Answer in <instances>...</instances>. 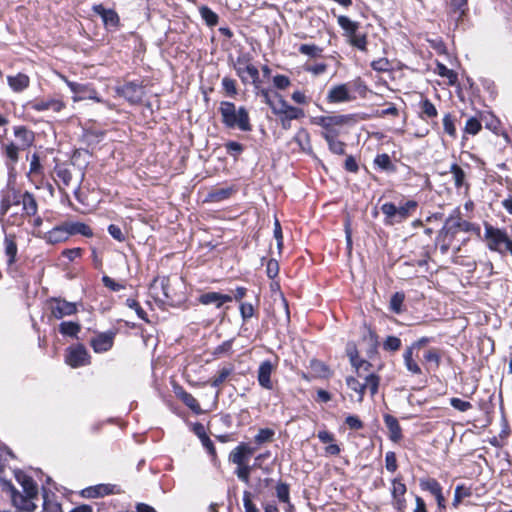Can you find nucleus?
Listing matches in <instances>:
<instances>
[{"mask_svg":"<svg viewBox=\"0 0 512 512\" xmlns=\"http://www.w3.org/2000/svg\"><path fill=\"white\" fill-rule=\"evenodd\" d=\"M43 499V512H63L61 505L56 501L50 500L46 491H44Z\"/></svg>","mask_w":512,"mask_h":512,"instance_id":"49","label":"nucleus"},{"mask_svg":"<svg viewBox=\"0 0 512 512\" xmlns=\"http://www.w3.org/2000/svg\"><path fill=\"white\" fill-rule=\"evenodd\" d=\"M420 105L422 114L426 117L434 118L437 116V109L430 100L424 99L421 101Z\"/></svg>","mask_w":512,"mask_h":512,"instance_id":"52","label":"nucleus"},{"mask_svg":"<svg viewBox=\"0 0 512 512\" xmlns=\"http://www.w3.org/2000/svg\"><path fill=\"white\" fill-rule=\"evenodd\" d=\"M443 127L444 131L451 137H456V128L454 125V121L452 119V116L450 114H446L443 117Z\"/></svg>","mask_w":512,"mask_h":512,"instance_id":"60","label":"nucleus"},{"mask_svg":"<svg viewBox=\"0 0 512 512\" xmlns=\"http://www.w3.org/2000/svg\"><path fill=\"white\" fill-rule=\"evenodd\" d=\"M276 495L281 502L289 503V486L285 483H279L276 486Z\"/></svg>","mask_w":512,"mask_h":512,"instance_id":"62","label":"nucleus"},{"mask_svg":"<svg viewBox=\"0 0 512 512\" xmlns=\"http://www.w3.org/2000/svg\"><path fill=\"white\" fill-rule=\"evenodd\" d=\"M314 124L320 126L323 131L321 135L324 139L338 137L346 126H352L357 122L353 114H338L329 116H318L313 120Z\"/></svg>","mask_w":512,"mask_h":512,"instance_id":"3","label":"nucleus"},{"mask_svg":"<svg viewBox=\"0 0 512 512\" xmlns=\"http://www.w3.org/2000/svg\"><path fill=\"white\" fill-rule=\"evenodd\" d=\"M7 81L9 86L15 92H21L29 86V77L25 74L19 73L15 76H8Z\"/></svg>","mask_w":512,"mask_h":512,"instance_id":"28","label":"nucleus"},{"mask_svg":"<svg viewBox=\"0 0 512 512\" xmlns=\"http://www.w3.org/2000/svg\"><path fill=\"white\" fill-rule=\"evenodd\" d=\"M61 78L67 84V86L70 88V90L73 93H75L76 95H78V94H86V92L89 90V86L88 85L79 84V83H76V82L69 81L65 76H61Z\"/></svg>","mask_w":512,"mask_h":512,"instance_id":"55","label":"nucleus"},{"mask_svg":"<svg viewBox=\"0 0 512 512\" xmlns=\"http://www.w3.org/2000/svg\"><path fill=\"white\" fill-rule=\"evenodd\" d=\"M243 505L245 512H259L256 505L252 502V494L249 491L243 493Z\"/></svg>","mask_w":512,"mask_h":512,"instance_id":"64","label":"nucleus"},{"mask_svg":"<svg viewBox=\"0 0 512 512\" xmlns=\"http://www.w3.org/2000/svg\"><path fill=\"white\" fill-rule=\"evenodd\" d=\"M222 87L228 96L234 97L237 94L236 81L232 78L224 77Z\"/></svg>","mask_w":512,"mask_h":512,"instance_id":"57","label":"nucleus"},{"mask_svg":"<svg viewBox=\"0 0 512 512\" xmlns=\"http://www.w3.org/2000/svg\"><path fill=\"white\" fill-rule=\"evenodd\" d=\"M116 485L112 484H99L96 486L88 487L82 491V495L86 498H97L115 493Z\"/></svg>","mask_w":512,"mask_h":512,"instance_id":"21","label":"nucleus"},{"mask_svg":"<svg viewBox=\"0 0 512 512\" xmlns=\"http://www.w3.org/2000/svg\"><path fill=\"white\" fill-rule=\"evenodd\" d=\"M485 239L490 250L501 254L510 252L512 255V240L509 239L505 231L486 224Z\"/></svg>","mask_w":512,"mask_h":512,"instance_id":"5","label":"nucleus"},{"mask_svg":"<svg viewBox=\"0 0 512 512\" xmlns=\"http://www.w3.org/2000/svg\"><path fill=\"white\" fill-rule=\"evenodd\" d=\"M276 369V365L274 366L271 361L265 360L261 362L258 368L257 379L259 385L264 389L271 390L273 388V384L271 381L272 372Z\"/></svg>","mask_w":512,"mask_h":512,"instance_id":"15","label":"nucleus"},{"mask_svg":"<svg viewBox=\"0 0 512 512\" xmlns=\"http://www.w3.org/2000/svg\"><path fill=\"white\" fill-rule=\"evenodd\" d=\"M418 204L414 200H408L400 206L392 202H386L381 206V212L384 215V224L393 226L405 221L416 210Z\"/></svg>","mask_w":512,"mask_h":512,"instance_id":"4","label":"nucleus"},{"mask_svg":"<svg viewBox=\"0 0 512 512\" xmlns=\"http://www.w3.org/2000/svg\"><path fill=\"white\" fill-rule=\"evenodd\" d=\"M349 42L351 45L361 51H366L367 49V38L365 34H360L357 32L352 38L349 39Z\"/></svg>","mask_w":512,"mask_h":512,"instance_id":"53","label":"nucleus"},{"mask_svg":"<svg viewBox=\"0 0 512 512\" xmlns=\"http://www.w3.org/2000/svg\"><path fill=\"white\" fill-rule=\"evenodd\" d=\"M23 210L27 215H34L37 212V203L32 194L26 192L22 196Z\"/></svg>","mask_w":512,"mask_h":512,"instance_id":"38","label":"nucleus"},{"mask_svg":"<svg viewBox=\"0 0 512 512\" xmlns=\"http://www.w3.org/2000/svg\"><path fill=\"white\" fill-rule=\"evenodd\" d=\"M14 134L21 149L31 146L34 141L33 132L23 126L15 127Z\"/></svg>","mask_w":512,"mask_h":512,"instance_id":"24","label":"nucleus"},{"mask_svg":"<svg viewBox=\"0 0 512 512\" xmlns=\"http://www.w3.org/2000/svg\"><path fill=\"white\" fill-rule=\"evenodd\" d=\"M251 471L252 467L248 463L240 464L237 465L235 474L241 481H243L246 484H249Z\"/></svg>","mask_w":512,"mask_h":512,"instance_id":"44","label":"nucleus"},{"mask_svg":"<svg viewBox=\"0 0 512 512\" xmlns=\"http://www.w3.org/2000/svg\"><path fill=\"white\" fill-rule=\"evenodd\" d=\"M338 137H334L331 139H325L328 143L329 149L332 153L337 155H342L345 152V144L342 141L337 139Z\"/></svg>","mask_w":512,"mask_h":512,"instance_id":"48","label":"nucleus"},{"mask_svg":"<svg viewBox=\"0 0 512 512\" xmlns=\"http://www.w3.org/2000/svg\"><path fill=\"white\" fill-rule=\"evenodd\" d=\"M233 297L228 294L219 292H207L199 296L198 301L203 305H214L216 308H221L225 303L231 302Z\"/></svg>","mask_w":512,"mask_h":512,"instance_id":"16","label":"nucleus"},{"mask_svg":"<svg viewBox=\"0 0 512 512\" xmlns=\"http://www.w3.org/2000/svg\"><path fill=\"white\" fill-rule=\"evenodd\" d=\"M175 394L194 413H196V414L201 413V407H200L198 401L196 400V398L192 394L186 392L181 387H177L175 389Z\"/></svg>","mask_w":512,"mask_h":512,"instance_id":"23","label":"nucleus"},{"mask_svg":"<svg viewBox=\"0 0 512 512\" xmlns=\"http://www.w3.org/2000/svg\"><path fill=\"white\" fill-rule=\"evenodd\" d=\"M383 419L388 428L390 440L395 443L399 442L402 439V429L397 418L390 414H385Z\"/></svg>","mask_w":512,"mask_h":512,"instance_id":"22","label":"nucleus"},{"mask_svg":"<svg viewBox=\"0 0 512 512\" xmlns=\"http://www.w3.org/2000/svg\"><path fill=\"white\" fill-rule=\"evenodd\" d=\"M234 69L244 84L251 82L256 89L260 87L259 71L246 55L239 56L236 59Z\"/></svg>","mask_w":512,"mask_h":512,"instance_id":"6","label":"nucleus"},{"mask_svg":"<svg viewBox=\"0 0 512 512\" xmlns=\"http://www.w3.org/2000/svg\"><path fill=\"white\" fill-rule=\"evenodd\" d=\"M27 106L37 112L51 110L58 113L65 108V103L58 98H45L35 99L34 101L29 102Z\"/></svg>","mask_w":512,"mask_h":512,"instance_id":"11","label":"nucleus"},{"mask_svg":"<svg viewBox=\"0 0 512 512\" xmlns=\"http://www.w3.org/2000/svg\"><path fill=\"white\" fill-rule=\"evenodd\" d=\"M177 301L176 294L172 289V285L170 279L167 278V290L163 292V299H160L159 302L162 304H170L173 305Z\"/></svg>","mask_w":512,"mask_h":512,"instance_id":"51","label":"nucleus"},{"mask_svg":"<svg viewBox=\"0 0 512 512\" xmlns=\"http://www.w3.org/2000/svg\"><path fill=\"white\" fill-rule=\"evenodd\" d=\"M47 306L51 312V316L58 320L67 316H72L78 311V305L76 302H69L61 297L50 298L47 301Z\"/></svg>","mask_w":512,"mask_h":512,"instance_id":"7","label":"nucleus"},{"mask_svg":"<svg viewBox=\"0 0 512 512\" xmlns=\"http://www.w3.org/2000/svg\"><path fill=\"white\" fill-rule=\"evenodd\" d=\"M298 50L301 54L310 58H319L323 52V48L315 44H301Z\"/></svg>","mask_w":512,"mask_h":512,"instance_id":"39","label":"nucleus"},{"mask_svg":"<svg viewBox=\"0 0 512 512\" xmlns=\"http://www.w3.org/2000/svg\"><path fill=\"white\" fill-rule=\"evenodd\" d=\"M482 128L480 121L476 117H470L466 121L465 132L471 135H476Z\"/></svg>","mask_w":512,"mask_h":512,"instance_id":"54","label":"nucleus"},{"mask_svg":"<svg viewBox=\"0 0 512 512\" xmlns=\"http://www.w3.org/2000/svg\"><path fill=\"white\" fill-rule=\"evenodd\" d=\"M54 173L64 186H68L70 184L72 180V173L68 167L65 165H56Z\"/></svg>","mask_w":512,"mask_h":512,"instance_id":"40","label":"nucleus"},{"mask_svg":"<svg viewBox=\"0 0 512 512\" xmlns=\"http://www.w3.org/2000/svg\"><path fill=\"white\" fill-rule=\"evenodd\" d=\"M401 347V340L396 336H388L383 343V348L388 351H397Z\"/></svg>","mask_w":512,"mask_h":512,"instance_id":"61","label":"nucleus"},{"mask_svg":"<svg viewBox=\"0 0 512 512\" xmlns=\"http://www.w3.org/2000/svg\"><path fill=\"white\" fill-rule=\"evenodd\" d=\"M275 97L277 98L275 101V106H272V111L276 115H282L284 118L282 122L285 120H293L298 119L303 116V111L300 108L289 105L280 95L275 93Z\"/></svg>","mask_w":512,"mask_h":512,"instance_id":"8","label":"nucleus"},{"mask_svg":"<svg viewBox=\"0 0 512 512\" xmlns=\"http://www.w3.org/2000/svg\"><path fill=\"white\" fill-rule=\"evenodd\" d=\"M17 482L21 485L23 493H20L11 483H7L8 491L13 505L24 512H33L38 500V486L34 480L25 473L18 471L15 473Z\"/></svg>","mask_w":512,"mask_h":512,"instance_id":"1","label":"nucleus"},{"mask_svg":"<svg viewBox=\"0 0 512 512\" xmlns=\"http://www.w3.org/2000/svg\"><path fill=\"white\" fill-rule=\"evenodd\" d=\"M275 432L270 428H263L258 431L255 435L254 440L257 444L261 445L267 442H271Z\"/></svg>","mask_w":512,"mask_h":512,"instance_id":"43","label":"nucleus"},{"mask_svg":"<svg viewBox=\"0 0 512 512\" xmlns=\"http://www.w3.org/2000/svg\"><path fill=\"white\" fill-rule=\"evenodd\" d=\"M346 353L347 356L349 357L352 366L355 367L357 372H359V369L363 366L365 367V369H367L370 366V364L367 361L359 359L358 350L354 343L350 342L347 344Z\"/></svg>","mask_w":512,"mask_h":512,"instance_id":"25","label":"nucleus"},{"mask_svg":"<svg viewBox=\"0 0 512 512\" xmlns=\"http://www.w3.org/2000/svg\"><path fill=\"white\" fill-rule=\"evenodd\" d=\"M81 331V325L78 322L63 321L59 324V332L63 336L77 338Z\"/></svg>","mask_w":512,"mask_h":512,"instance_id":"31","label":"nucleus"},{"mask_svg":"<svg viewBox=\"0 0 512 512\" xmlns=\"http://www.w3.org/2000/svg\"><path fill=\"white\" fill-rule=\"evenodd\" d=\"M337 22L349 39L358 32L360 26L358 22L352 21L349 17L344 15L339 16Z\"/></svg>","mask_w":512,"mask_h":512,"instance_id":"26","label":"nucleus"},{"mask_svg":"<svg viewBox=\"0 0 512 512\" xmlns=\"http://www.w3.org/2000/svg\"><path fill=\"white\" fill-rule=\"evenodd\" d=\"M69 237L70 236L65 222L54 227L42 236V238L49 244L65 242Z\"/></svg>","mask_w":512,"mask_h":512,"instance_id":"18","label":"nucleus"},{"mask_svg":"<svg viewBox=\"0 0 512 512\" xmlns=\"http://www.w3.org/2000/svg\"><path fill=\"white\" fill-rule=\"evenodd\" d=\"M255 451L256 448L242 442L230 452L229 461L235 465L246 464Z\"/></svg>","mask_w":512,"mask_h":512,"instance_id":"12","label":"nucleus"},{"mask_svg":"<svg viewBox=\"0 0 512 512\" xmlns=\"http://www.w3.org/2000/svg\"><path fill=\"white\" fill-rule=\"evenodd\" d=\"M69 236L80 234L85 237H92L93 231L92 229L83 222H65Z\"/></svg>","mask_w":512,"mask_h":512,"instance_id":"27","label":"nucleus"},{"mask_svg":"<svg viewBox=\"0 0 512 512\" xmlns=\"http://www.w3.org/2000/svg\"><path fill=\"white\" fill-rule=\"evenodd\" d=\"M420 487L436 496L442 491V487L436 479L428 478L420 480Z\"/></svg>","mask_w":512,"mask_h":512,"instance_id":"37","label":"nucleus"},{"mask_svg":"<svg viewBox=\"0 0 512 512\" xmlns=\"http://www.w3.org/2000/svg\"><path fill=\"white\" fill-rule=\"evenodd\" d=\"M167 290V277L155 278L150 285V293L156 301L163 299V292Z\"/></svg>","mask_w":512,"mask_h":512,"instance_id":"30","label":"nucleus"},{"mask_svg":"<svg viewBox=\"0 0 512 512\" xmlns=\"http://www.w3.org/2000/svg\"><path fill=\"white\" fill-rule=\"evenodd\" d=\"M89 359L86 348L81 344L67 349L66 363L73 368L89 364Z\"/></svg>","mask_w":512,"mask_h":512,"instance_id":"10","label":"nucleus"},{"mask_svg":"<svg viewBox=\"0 0 512 512\" xmlns=\"http://www.w3.org/2000/svg\"><path fill=\"white\" fill-rule=\"evenodd\" d=\"M346 384L351 390L356 392L357 401L362 402L366 390V385H363V383H360L356 378L352 376L346 378Z\"/></svg>","mask_w":512,"mask_h":512,"instance_id":"35","label":"nucleus"},{"mask_svg":"<svg viewBox=\"0 0 512 512\" xmlns=\"http://www.w3.org/2000/svg\"><path fill=\"white\" fill-rule=\"evenodd\" d=\"M353 99L354 97L351 95L347 84L333 86L327 94V101L330 103L349 102Z\"/></svg>","mask_w":512,"mask_h":512,"instance_id":"14","label":"nucleus"},{"mask_svg":"<svg viewBox=\"0 0 512 512\" xmlns=\"http://www.w3.org/2000/svg\"><path fill=\"white\" fill-rule=\"evenodd\" d=\"M113 340V333H100L91 340V346L96 353L106 352L112 348Z\"/></svg>","mask_w":512,"mask_h":512,"instance_id":"20","label":"nucleus"},{"mask_svg":"<svg viewBox=\"0 0 512 512\" xmlns=\"http://www.w3.org/2000/svg\"><path fill=\"white\" fill-rule=\"evenodd\" d=\"M403 358H404V364L409 372H411L412 374H417V375L422 373L420 366L413 359V350L412 349L407 347L403 354Z\"/></svg>","mask_w":512,"mask_h":512,"instance_id":"34","label":"nucleus"},{"mask_svg":"<svg viewBox=\"0 0 512 512\" xmlns=\"http://www.w3.org/2000/svg\"><path fill=\"white\" fill-rule=\"evenodd\" d=\"M472 495V490L470 487H467L463 484L457 485L454 490V497L451 503L454 509H457L460 504L463 502L465 498H468Z\"/></svg>","mask_w":512,"mask_h":512,"instance_id":"32","label":"nucleus"},{"mask_svg":"<svg viewBox=\"0 0 512 512\" xmlns=\"http://www.w3.org/2000/svg\"><path fill=\"white\" fill-rule=\"evenodd\" d=\"M449 402H450V405L454 409H456L460 412H466L472 408V404L470 402L464 401L460 398H456V397L450 398Z\"/></svg>","mask_w":512,"mask_h":512,"instance_id":"56","label":"nucleus"},{"mask_svg":"<svg viewBox=\"0 0 512 512\" xmlns=\"http://www.w3.org/2000/svg\"><path fill=\"white\" fill-rule=\"evenodd\" d=\"M92 10L101 17L108 28H116L119 24V16L113 9H106L102 4L94 5Z\"/></svg>","mask_w":512,"mask_h":512,"instance_id":"17","label":"nucleus"},{"mask_svg":"<svg viewBox=\"0 0 512 512\" xmlns=\"http://www.w3.org/2000/svg\"><path fill=\"white\" fill-rule=\"evenodd\" d=\"M374 163L383 170L389 171L394 169L391 159L387 154L377 155L374 160Z\"/></svg>","mask_w":512,"mask_h":512,"instance_id":"50","label":"nucleus"},{"mask_svg":"<svg viewBox=\"0 0 512 512\" xmlns=\"http://www.w3.org/2000/svg\"><path fill=\"white\" fill-rule=\"evenodd\" d=\"M450 173L453 175L454 185L457 189L465 185L466 174L464 170L456 163L450 166Z\"/></svg>","mask_w":512,"mask_h":512,"instance_id":"36","label":"nucleus"},{"mask_svg":"<svg viewBox=\"0 0 512 512\" xmlns=\"http://www.w3.org/2000/svg\"><path fill=\"white\" fill-rule=\"evenodd\" d=\"M436 70L441 77L448 78L451 84H453L457 79L456 74L451 69H448L444 64L438 63Z\"/></svg>","mask_w":512,"mask_h":512,"instance_id":"59","label":"nucleus"},{"mask_svg":"<svg viewBox=\"0 0 512 512\" xmlns=\"http://www.w3.org/2000/svg\"><path fill=\"white\" fill-rule=\"evenodd\" d=\"M126 305L129 308L133 309L140 319L148 321L146 312L142 309V307L140 306V304L138 303L137 300L128 298L126 300Z\"/></svg>","mask_w":512,"mask_h":512,"instance_id":"58","label":"nucleus"},{"mask_svg":"<svg viewBox=\"0 0 512 512\" xmlns=\"http://www.w3.org/2000/svg\"><path fill=\"white\" fill-rule=\"evenodd\" d=\"M5 253L8 256V264L12 265L15 262L17 255V245L12 235H6L5 240Z\"/></svg>","mask_w":512,"mask_h":512,"instance_id":"33","label":"nucleus"},{"mask_svg":"<svg viewBox=\"0 0 512 512\" xmlns=\"http://www.w3.org/2000/svg\"><path fill=\"white\" fill-rule=\"evenodd\" d=\"M219 112L225 127L229 129H239L243 132L252 130L249 113L245 107L241 106L237 108L232 102L222 101L220 103Z\"/></svg>","mask_w":512,"mask_h":512,"instance_id":"2","label":"nucleus"},{"mask_svg":"<svg viewBox=\"0 0 512 512\" xmlns=\"http://www.w3.org/2000/svg\"><path fill=\"white\" fill-rule=\"evenodd\" d=\"M116 93L124 97L129 103L137 104L141 102L144 96V88L138 83L128 82L116 87Z\"/></svg>","mask_w":512,"mask_h":512,"instance_id":"9","label":"nucleus"},{"mask_svg":"<svg viewBox=\"0 0 512 512\" xmlns=\"http://www.w3.org/2000/svg\"><path fill=\"white\" fill-rule=\"evenodd\" d=\"M405 299V295L402 292H396L392 295L390 300V309L399 314L402 311V305Z\"/></svg>","mask_w":512,"mask_h":512,"instance_id":"45","label":"nucleus"},{"mask_svg":"<svg viewBox=\"0 0 512 512\" xmlns=\"http://www.w3.org/2000/svg\"><path fill=\"white\" fill-rule=\"evenodd\" d=\"M455 216L451 215L445 221V232L455 230L469 232L472 229V224L460 217V211L455 210Z\"/></svg>","mask_w":512,"mask_h":512,"instance_id":"19","label":"nucleus"},{"mask_svg":"<svg viewBox=\"0 0 512 512\" xmlns=\"http://www.w3.org/2000/svg\"><path fill=\"white\" fill-rule=\"evenodd\" d=\"M199 11L201 17L208 26L213 27L217 25L219 17L210 8H208L207 6H202Z\"/></svg>","mask_w":512,"mask_h":512,"instance_id":"41","label":"nucleus"},{"mask_svg":"<svg viewBox=\"0 0 512 512\" xmlns=\"http://www.w3.org/2000/svg\"><path fill=\"white\" fill-rule=\"evenodd\" d=\"M423 359L427 364L434 365L435 368H438L441 361V354L438 349L431 348L424 353Z\"/></svg>","mask_w":512,"mask_h":512,"instance_id":"42","label":"nucleus"},{"mask_svg":"<svg viewBox=\"0 0 512 512\" xmlns=\"http://www.w3.org/2000/svg\"><path fill=\"white\" fill-rule=\"evenodd\" d=\"M233 372L232 367H223L218 374L212 379L211 385L219 387Z\"/></svg>","mask_w":512,"mask_h":512,"instance_id":"46","label":"nucleus"},{"mask_svg":"<svg viewBox=\"0 0 512 512\" xmlns=\"http://www.w3.org/2000/svg\"><path fill=\"white\" fill-rule=\"evenodd\" d=\"M385 467L389 472H395L398 468L396 454L389 451L385 455Z\"/></svg>","mask_w":512,"mask_h":512,"instance_id":"63","label":"nucleus"},{"mask_svg":"<svg viewBox=\"0 0 512 512\" xmlns=\"http://www.w3.org/2000/svg\"><path fill=\"white\" fill-rule=\"evenodd\" d=\"M379 381V377L371 373L365 377V383H363V385H366V389H369L371 395H375L378 391Z\"/></svg>","mask_w":512,"mask_h":512,"instance_id":"47","label":"nucleus"},{"mask_svg":"<svg viewBox=\"0 0 512 512\" xmlns=\"http://www.w3.org/2000/svg\"><path fill=\"white\" fill-rule=\"evenodd\" d=\"M456 233L455 230L445 232V225L440 230L437 241L440 244V250L443 254L448 252Z\"/></svg>","mask_w":512,"mask_h":512,"instance_id":"29","label":"nucleus"},{"mask_svg":"<svg viewBox=\"0 0 512 512\" xmlns=\"http://www.w3.org/2000/svg\"><path fill=\"white\" fill-rule=\"evenodd\" d=\"M406 491V485L403 483L401 477H396L392 480L391 494L393 498V505L398 511H402L405 507L404 495Z\"/></svg>","mask_w":512,"mask_h":512,"instance_id":"13","label":"nucleus"}]
</instances>
